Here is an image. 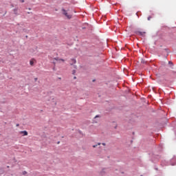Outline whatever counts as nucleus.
I'll use <instances>...</instances> for the list:
<instances>
[{"label": "nucleus", "instance_id": "f257e3e1", "mask_svg": "<svg viewBox=\"0 0 176 176\" xmlns=\"http://www.w3.org/2000/svg\"><path fill=\"white\" fill-rule=\"evenodd\" d=\"M62 13L64 16H65V17H67V19H72V14H69L68 12L65 10V9H62Z\"/></svg>", "mask_w": 176, "mask_h": 176}, {"label": "nucleus", "instance_id": "f03ea898", "mask_svg": "<svg viewBox=\"0 0 176 176\" xmlns=\"http://www.w3.org/2000/svg\"><path fill=\"white\" fill-rule=\"evenodd\" d=\"M30 64L32 67H34V64H36V60H35V58H32L30 60Z\"/></svg>", "mask_w": 176, "mask_h": 176}, {"label": "nucleus", "instance_id": "7ed1b4c3", "mask_svg": "<svg viewBox=\"0 0 176 176\" xmlns=\"http://www.w3.org/2000/svg\"><path fill=\"white\" fill-rule=\"evenodd\" d=\"M145 32H138L137 34L139 35L140 36H145Z\"/></svg>", "mask_w": 176, "mask_h": 176}, {"label": "nucleus", "instance_id": "20e7f679", "mask_svg": "<svg viewBox=\"0 0 176 176\" xmlns=\"http://www.w3.org/2000/svg\"><path fill=\"white\" fill-rule=\"evenodd\" d=\"M20 134H23V135H28V132H27V131H22L20 132Z\"/></svg>", "mask_w": 176, "mask_h": 176}, {"label": "nucleus", "instance_id": "39448f33", "mask_svg": "<svg viewBox=\"0 0 176 176\" xmlns=\"http://www.w3.org/2000/svg\"><path fill=\"white\" fill-rule=\"evenodd\" d=\"M72 63H70L71 65H74V64L76 63V60L75 59H71Z\"/></svg>", "mask_w": 176, "mask_h": 176}, {"label": "nucleus", "instance_id": "423d86ee", "mask_svg": "<svg viewBox=\"0 0 176 176\" xmlns=\"http://www.w3.org/2000/svg\"><path fill=\"white\" fill-rule=\"evenodd\" d=\"M55 60H56V61H63V63H64V59H59L58 58H55Z\"/></svg>", "mask_w": 176, "mask_h": 176}, {"label": "nucleus", "instance_id": "0eeeda50", "mask_svg": "<svg viewBox=\"0 0 176 176\" xmlns=\"http://www.w3.org/2000/svg\"><path fill=\"white\" fill-rule=\"evenodd\" d=\"M98 145H101V143H98V144L94 145L93 148H97V146H98Z\"/></svg>", "mask_w": 176, "mask_h": 176}, {"label": "nucleus", "instance_id": "6e6552de", "mask_svg": "<svg viewBox=\"0 0 176 176\" xmlns=\"http://www.w3.org/2000/svg\"><path fill=\"white\" fill-rule=\"evenodd\" d=\"M20 2H21V3H24V0H20Z\"/></svg>", "mask_w": 176, "mask_h": 176}, {"label": "nucleus", "instance_id": "1a4fd4ad", "mask_svg": "<svg viewBox=\"0 0 176 176\" xmlns=\"http://www.w3.org/2000/svg\"><path fill=\"white\" fill-rule=\"evenodd\" d=\"M168 64H171V65H173V62L169 61V62H168Z\"/></svg>", "mask_w": 176, "mask_h": 176}, {"label": "nucleus", "instance_id": "9d476101", "mask_svg": "<svg viewBox=\"0 0 176 176\" xmlns=\"http://www.w3.org/2000/svg\"><path fill=\"white\" fill-rule=\"evenodd\" d=\"M36 80H38V78H34V82H36Z\"/></svg>", "mask_w": 176, "mask_h": 176}, {"label": "nucleus", "instance_id": "9b49d317", "mask_svg": "<svg viewBox=\"0 0 176 176\" xmlns=\"http://www.w3.org/2000/svg\"><path fill=\"white\" fill-rule=\"evenodd\" d=\"M148 20H151V16H148Z\"/></svg>", "mask_w": 176, "mask_h": 176}, {"label": "nucleus", "instance_id": "f8f14e48", "mask_svg": "<svg viewBox=\"0 0 176 176\" xmlns=\"http://www.w3.org/2000/svg\"><path fill=\"white\" fill-rule=\"evenodd\" d=\"M75 72H76L75 70H74V71H73V74H75Z\"/></svg>", "mask_w": 176, "mask_h": 176}, {"label": "nucleus", "instance_id": "ddd939ff", "mask_svg": "<svg viewBox=\"0 0 176 176\" xmlns=\"http://www.w3.org/2000/svg\"><path fill=\"white\" fill-rule=\"evenodd\" d=\"M102 145H104L105 146V143H102Z\"/></svg>", "mask_w": 176, "mask_h": 176}, {"label": "nucleus", "instance_id": "4468645a", "mask_svg": "<svg viewBox=\"0 0 176 176\" xmlns=\"http://www.w3.org/2000/svg\"><path fill=\"white\" fill-rule=\"evenodd\" d=\"M74 79H76V76H74Z\"/></svg>", "mask_w": 176, "mask_h": 176}, {"label": "nucleus", "instance_id": "2eb2a0df", "mask_svg": "<svg viewBox=\"0 0 176 176\" xmlns=\"http://www.w3.org/2000/svg\"><path fill=\"white\" fill-rule=\"evenodd\" d=\"M142 63H145V61H144V60H142Z\"/></svg>", "mask_w": 176, "mask_h": 176}, {"label": "nucleus", "instance_id": "dca6fc26", "mask_svg": "<svg viewBox=\"0 0 176 176\" xmlns=\"http://www.w3.org/2000/svg\"><path fill=\"white\" fill-rule=\"evenodd\" d=\"M95 118H98V116H96Z\"/></svg>", "mask_w": 176, "mask_h": 176}, {"label": "nucleus", "instance_id": "f3484780", "mask_svg": "<svg viewBox=\"0 0 176 176\" xmlns=\"http://www.w3.org/2000/svg\"><path fill=\"white\" fill-rule=\"evenodd\" d=\"M27 172H24L23 174H25Z\"/></svg>", "mask_w": 176, "mask_h": 176}, {"label": "nucleus", "instance_id": "a211bd4d", "mask_svg": "<svg viewBox=\"0 0 176 176\" xmlns=\"http://www.w3.org/2000/svg\"><path fill=\"white\" fill-rule=\"evenodd\" d=\"M16 126H19V124H17Z\"/></svg>", "mask_w": 176, "mask_h": 176}]
</instances>
